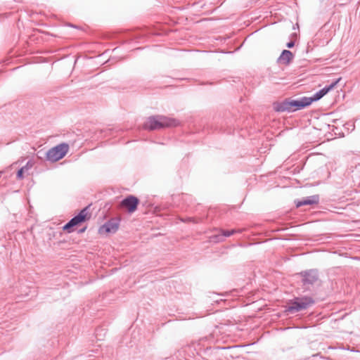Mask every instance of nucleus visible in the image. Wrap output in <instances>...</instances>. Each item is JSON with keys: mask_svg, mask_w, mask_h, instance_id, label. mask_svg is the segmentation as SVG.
<instances>
[{"mask_svg": "<svg viewBox=\"0 0 360 360\" xmlns=\"http://www.w3.org/2000/svg\"><path fill=\"white\" fill-rule=\"evenodd\" d=\"M178 122L174 119L162 115L150 116L145 122L143 128L148 130H158L165 127L176 126Z\"/></svg>", "mask_w": 360, "mask_h": 360, "instance_id": "f257e3e1", "label": "nucleus"}, {"mask_svg": "<svg viewBox=\"0 0 360 360\" xmlns=\"http://www.w3.org/2000/svg\"><path fill=\"white\" fill-rule=\"evenodd\" d=\"M69 146L63 143L51 148L46 153V158L48 160L54 162L62 159L68 152Z\"/></svg>", "mask_w": 360, "mask_h": 360, "instance_id": "f03ea898", "label": "nucleus"}, {"mask_svg": "<svg viewBox=\"0 0 360 360\" xmlns=\"http://www.w3.org/2000/svg\"><path fill=\"white\" fill-rule=\"evenodd\" d=\"M88 210L89 206L82 209L77 215L72 217L63 226V230L70 233L72 231V228L89 219L91 217V214L89 213Z\"/></svg>", "mask_w": 360, "mask_h": 360, "instance_id": "7ed1b4c3", "label": "nucleus"}, {"mask_svg": "<svg viewBox=\"0 0 360 360\" xmlns=\"http://www.w3.org/2000/svg\"><path fill=\"white\" fill-rule=\"evenodd\" d=\"M300 274L302 277V282L303 285L306 287V290H309V285H314L319 282V273L316 269L302 271Z\"/></svg>", "mask_w": 360, "mask_h": 360, "instance_id": "20e7f679", "label": "nucleus"}, {"mask_svg": "<svg viewBox=\"0 0 360 360\" xmlns=\"http://www.w3.org/2000/svg\"><path fill=\"white\" fill-rule=\"evenodd\" d=\"M341 80V77L337 79L333 82L330 85L326 86L316 93H315L311 97H306L308 101H310V104L314 101H317L327 94L330 90H332L338 83Z\"/></svg>", "mask_w": 360, "mask_h": 360, "instance_id": "39448f33", "label": "nucleus"}, {"mask_svg": "<svg viewBox=\"0 0 360 360\" xmlns=\"http://www.w3.org/2000/svg\"><path fill=\"white\" fill-rule=\"evenodd\" d=\"M120 219L119 218H113L108 221L99 229L100 233H115L120 225Z\"/></svg>", "mask_w": 360, "mask_h": 360, "instance_id": "423d86ee", "label": "nucleus"}, {"mask_svg": "<svg viewBox=\"0 0 360 360\" xmlns=\"http://www.w3.org/2000/svg\"><path fill=\"white\" fill-rule=\"evenodd\" d=\"M139 202V200L134 195H129L121 201L120 206L122 208L127 210L129 212L131 213L137 209Z\"/></svg>", "mask_w": 360, "mask_h": 360, "instance_id": "0eeeda50", "label": "nucleus"}, {"mask_svg": "<svg viewBox=\"0 0 360 360\" xmlns=\"http://www.w3.org/2000/svg\"><path fill=\"white\" fill-rule=\"evenodd\" d=\"M313 303V300L310 297H305L302 299H297L291 306L289 307V311H299L305 309Z\"/></svg>", "mask_w": 360, "mask_h": 360, "instance_id": "6e6552de", "label": "nucleus"}, {"mask_svg": "<svg viewBox=\"0 0 360 360\" xmlns=\"http://www.w3.org/2000/svg\"><path fill=\"white\" fill-rule=\"evenodd\" d=\"M289 99L290 112H294L297 110L303 109L310 105V101H308L306 97H302L300 100Z\"/></svg>", "mask_w": 360, "mask_h": 360, "instance_id": "1a4fd4ad", "label": "nucleus"}, {"mask_svg": "<svg viewBox=\"0 0 360 360\" xmlns=\"http://www.w3.org/2000/svg\"><path fill=\"white\" fill-rule=\"evenodd\" d=\"M221 233L217 235H214L211 237L212 241L214 243H218L222 241L224 237H229L237 232H240V231H237L236 229L232 230H221Z\"/></svg>", "mask_w": 360, "mask_h": 360, "instance_id": "9d476101", "label": "nucleus"}, {"mask_svg": "<svg viewBox=\"0 0 360 360\" xmlns=\"http://www.w3.org/2000/svg\"><path fill=\"white\" fill-rule=\"evenodd\" d=\"M319 202V196L318 195H314L308 196L302 200L297 202L296 206L300 207L303 205H311L318 204Z\"/></svg>", "mask_w": 360, "mask_h": 360, "instance_id": "9b49d317", "label": "nucleus"}, {"mask_svg": "<svg viewBox=\"0 0 360 360\" xmlns=\"http://www.w3.org/2000/svg\"><path fill=\"white\" fill-rule=\"evenodd\" d=\"M274 108L276 112H290L289 99L286 98L282 102L275 103Z\"/></svg>", "mask_w": 360, "mask_h": 360, "instance_id": "f8f14e48", "label": "nucleus"}, {"mask_svg": "<svg viewBox=\"0 0 360 360\" xmlns=\"http://www.w3.org/2000/svg\"><path fill=\"white\" fill-rule=\"evenodd\" d=\"M293 58L292 53L288 50H283L278 58V63L282 64H288Z\"/></svg>", "mask_w": 360, "mask_h": 360, "instance_id": "ddd939ff", "label": "nucleus"}, {"mask_svg": "<svg viewBox=\"0 0 360 360\" xmlns=\"http://www.w3.org/2000/svg\"><path fill=\"white\" fill-rule=\"evenodd\" d=\"M34 165L33 160H29L26 165L22 167L17 172V179H22L24 178V173L30 169Z\"/></svg>", "mask_w": 360, "mask_h": 360, "instance_id": "4468645a", "label": "nucleus"}, {"mask_svg": "<svg viewBox=\"0 0 360 360\" xmlns=\"http://www.w3.org/2000/svg\"><path fill=\"white\" fill-rule=\"evenodd\" d=\"M295 46V42L293 41H290L287 43L286 46L289 49L292 48Z\"/></svg>", "mask_w": 360, "mask_h": 360, "instance_id": "2eb2a0df", "label": "nucleus"}, {"mask_svg": "<svg viewBox=\"0 0 360 360\" xmlns=\"http://www.w3.org/2000/svg\"><path fill=\"white\" fill-rule=\"evenodd\" d=\"M187 221H194V219L193 218H188Z\"/></svg>", "mask_w": 360, "mask_h": 360, "instance_id": "dca6fc26", "label": "nucleus"}, {"mask_svg": "<svg viewBox=\"0 0 360 360\" xmlns=\"http://www.w3.org/2000/svg\"><path fill=\"white\" fill-rule=\"evenodd\" d=\"M85 231V228L81 229L80 232H84Z\"/></svg>", "mask_w": 360, "mask_h": 360, "instance_id": "f3484780", "label": "nucleus"}]
</instances>
